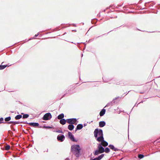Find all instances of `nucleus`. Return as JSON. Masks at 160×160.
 <instances>
[{
    "instance_id": "f257e3e1",
    "label": "nucleus",
    "mask_w": 160,
    "mask_h": 160,
    "mask_svg": "<svg viewBox=\"0 0 160 160\" xmlns=\"http://www.w3.org/2000/svg\"><path fill=\"white\" fill-rule=\"evenodd\" d=\"M71 149L72 153L76 157H78L79 156L81 148L79 145H72Z\"/></svg>"
},
{
    "instance_id": "f03ea898",
    "label": "nucleus",
    "mask_w": 160,
    "mask_h": 160,
    "mask_svg": "<svg viewBox=\"0 0 160 160\" xmlns=\"http://www.w3.org/2000/svg\"><path fill=\"white\" fill-rule=\"evenodd\" d=\"M98 149L93 152L94 155H98L99 154L103 153L105 151L104 148L99 144H98Z\"/></svg>"
},
{
    "instance_id": "7ed1b4c3",
    "label": "nucleus",
    "mask_w": 160,
    "mask_h": 160,
    "mask_svg": "<svg viewBox=\"0 0 160 160\" xmlns=\"http://www.w3.org/2000/svg\"><path fill=\"white\" fill-rule=\"evenodd\" d=\"M94 134L95 138L98 137V135L99 136H103L102 130L101 129H96L94 132Z\"/></svg>"
},
{
    "instance_id": "20e7f679",
    "label": "nucleus",
    "mask_w": 160,
    "mask_h": 160,
    "mask_svg": "<svg viewBox=\"0 0 160 160\" xmlns=\"http://www.w3.org/2000/svg\"><path fill=\"white\" fill-rule=\"evenodd\" d=\"M52 118V116L50 113H48L45 114L42 118L44 120H50Z\"/></svg>"
},
{
    "instance_id": "39448f33",
    "label": "nucleus",
    "mask_w": 160,
    "mask_h": 160,
    "mask_svg": "<svg viewBox=\"0 0 160 160\" xmlns=\"http://www.w3.org/2000/svg\"><path fill=\"white\" fill-rule=\"evenodd\" d=\"M68 137L72 141L77 142L78 141L77 139H75L74 136L72 134V133L69 132L68 133Z\"/></svg>"
},
{
    "instance_id": "423d86ee",
    "label": "nucleus",
    "mask_w": 160,
    "mask_h": 160,
    "mask_svg": "<svg viewBox=\"0 0 160 160\" xmlns=\"http://www.w3.org/2000/svg\"><path fill=\"white\" fill-rule=\"evenodd\" d=\"M77 122V119L75 118L68 119H67V122L69 124H74Z\"/></svg>"
},
{
    "instance_id": "0eeeda50",
    "label": "nucleus",
    "mask_w": 160,
    "mask_h": 160,
    "mask_svg": "<svg viewBox=\"0 0 160 160\" xmlns=\"http://www.w3.org/2000/svg\"><path fill=\"white\" fill-rule=\"evenodd\" d=\"M57 139L58 141L63 142L65 139V137L63 135H58Z\"/></svg>"
},
{
    "instance_id": "6e6552de",
    "label": "nucleus",
    "mask_w": 160,
    "mask_h": 160,
    "mask_svg": "<svg viewBox=\"0 0 160 160\" xmlns=\"http://www.w3.org/2000/svg\"><path fill=\"white\" fill-rule=\"evenodd\" d=\"M23 123L25 124H28L30 126H38L39 125L38 123L37 122H30L28 123L27 122H24Z\"/></svg>"
},
{
    "instance_id": "1a4fd4ad",
    "label": "nucleus",
    "mask_w": 160,
    "mask_h": 160,
    "mask_svg": "<svg viewBox=\"0 0 160 160\" xmlns=\"http://www.w3.org/2000/svg\"><path fill=\"white\" fill-rule=\"evenodd\" d=\"M104 156V154H102L98 157L94 158L93 159H91V160H100Z\"/></svg>"
},
{
    "instance_id": "9d476101",
    "label": "nucleus",
    "mask_w": 160,
    "mask_h": 160,
    "mask_svg": "<svg viewBox=\"0 0 160 160\" xmlns=\"http://www.w3.org/2000/svg\"><path fill=\"white\" fill-rule=\"evenodd\" d=\"M99 144L101 145L103 147H105L108 145V143L107 142L104 140L102 142Z\"/></svg>"
},
{
    "instance_id": "9b49d317",
    "label": "nucleus",
    "mask_w": 160,
    "mask_h": 160,
    "mask_svg": "<svg viewBox=\"0 0 160 160\" xmlns=\"http://www.w3.org/2000/svg\"><path fill=\"white\" fill-rule=\"evenodd\" d=\"M118 98H115L114 99H113L112 101L109 103H108L106 106V107H108V106H111L112 105L113 103H115V100L116 99H117Z\"/></svg>"
},
{
    "instance_id": "f8f14e48",
    "label": "nucleus",
    "mask_w": 160,
    "mask_h": 160,
    "mask_svg": "<svg viewBox=\"0 0 160 160\" xmlns=\"http://www.w3.org/2000/svg\"><path fill=\"white\" fill-rule=\"evenodd\" d=\"M108 147L111 149L115 151H117L119 150L118 148H115L113 145H109Z\"/></svg>"
},
{
    "instance_id": "ddd939ff",
    "label": "nucleus",
    "mask_w": 160,
    "mask_h": 160,
    "mask_svg": "<svg viewBox=\"0 0 160 160\" xmlns=\"http://www.w3.org/2000/svg\"><path fill=\"white\" fill-rule=\"evenodd\" d=\"M97 138V140L98 142H102L104 140L103 136H99Z\"/></svg>"
},
{
    "instance_id": "4468645a",
    "label": "nucleus",
    "mask_w": 160,
    "mask_h": 160,
    "mask_svg": "<svg viewBox=\"0 0 160 160\" xmlns=\"http://www.w3.org/2000/svg\"><path fill=\"white\" fill-rule=\"evenodd\" d=\"M106 123L104 121H100L99 122V126L100 127H103L105 126Z\"/></svg>"
},
{
    "instance_id": "2eb2a0df",
    "label": "nucleus",
    "mask_w": 160,
    "mask_h": 160,
    "mask_svg": "<svg viewBox=\"0 0 160 160\" xmlns=\"http://www.w3.org/2000/svg\"><path fill=\"white\" fill-rule=\"evenodd\" d=\"M83 127V125L82 124H78L76 128L75 131H76L78 130L81 129Z\"/></svg>"
},
{
    "instance_id": "dca6fc26",
    "label": "nucleus",
    "mask_w": 160,
    "mask_h": 160,
    "mask_svg": "<svg viewBox=\"0 0 160 160\" xmlns=\"http://www.w3.org/2000/svg\"><path fill=\"white\" fill-rule=\"evenodd\" d=\"M66 122H67V119H62L60 120V123L63 125L65 124Z\"/></svg>"
},
{
    "instance_id": "f3484780",
    "label": "nucleus",
    "mask_w": 160,
    "mask_h": 160,
    "mask_svg": "<svg viewBox=\"0 0 160 160\" xmlns=\"http://www.w3.org/2000/svg\"><path fill=\"white\" fill-rule=\"evenodd\" d=\"M74 128V126L73 124H70L68 126V129L71 131Z\"/></svg>"
},
{
    "instance_id": "a211bd4d",
    "label": "nucleus",
    "mask_w": 160,
    "mask_h": 160,
    "mask_svg": "<svg viewBox=\"0 0 160 160\" xmlns=\"http://www.w3.org/2000/svg\"><path fill=\"white\" fill-rule=\"evenodd\" d=\"M106 110L105 109H103L100 111V116H103L105 113Z\"/></svg>"
},
{
    "instance_id": "6ab92c4d",
    "label": "nucleus",
    "mask_w": 160,
    "mask_h": 160,
    "mask_svg": "<svg viewBox=\"0 0 160 160\" xmlns=\"http://www.w3.org/2000/svg\"><path fill=\"white\" fill-rule=\"evenodd\" d=\"M64 117V115L63 113H61L59 115L58 117V119H63Z\"/></svg>"
},
{
    "instance_id": "aec40b11",
    "label": "nucleus",
    "mask_w": 160,
    "mask_h": 160,
    "mask_svg": "<svg viewBox=\"0 0 160 160\" xmlns=\"http://www.w3.org/2000/svg\"><path fill=\"white\" fill-rule=\"evenodd\" d=\"M22 115H17L15 118V119L18 120L22 118Z\"/></svg>"
},
{
    "instance_id": "412c9836",
    "label": "nucleus",
    "mask_w": 160,
    "mask_h": 160,
    "mask_svg": "<svg viewBox=\"0 0 160 160\" xmlns=\"http://www.w3.org/2000/svg\"><path fill=\"white\" fill-rule=\"evenodd\" d=\"M7 65H0V70H2L5 68L7 67Z\"/></svg>"
},
{
    "instance_id": "4be33fe9",
    "label": "nucleus",
    "mask_w": 160,
    "mask_h": 160,
    "mask_svg": "<svg viewBox=\"0 0 160 160\" xmlns=\"http://www.w3.org/2000/svg\"><path fill=\"white\" fill-rule=\"evenodd\" d=\"M11 119V118L10 116H9L8 117L6 118H5V121L6 122H8Z\"/></svg>"
},
{
    "instance_id": "5701e85b",
    "label": "nucleus",
    "mask_w": 160,
    "mask_h": 160,
    "mask_svg": "<svg viewBox=\"0 0 160 160\" xmlns=\"http://www.w3.org/2000/svg\"><path fill=\"white\" fill-rule=\"evenodd\" d=\"M144 157V156L143 154H139L138 155V158H139L141 159L143 158Z\"/></svg>"
},
{
    "instance_id": "b1692460",
    "label": "nucleus",
    "mask_w": 160,
    "mask_h": 160,
    "mask_svg": "<svg viewBox=\"0 0 160 160\" xmlns=\"http://www.w3.org/2000/svg\"><path fill=\"white\" fill-rule=\"evenodd\" d=\"M110 149L108 148H106L105 149V151L106 153H108L110 152Z\"/></svg>"
},
{
    "instance_id": "393cba45",
    "label": "nucleus",
    "mask_w": 160,
    "mask_h": 160,
    "mask_svg": "<svg viewBox=\"0 0 160 160\" xmlns=\"http://www.w3.org/2000/svg\"><path fill=\"white\" fill-rule=\"evenodd\" d=\"M29 117V115L28 114H24L23 115L22 118H27Z\"/></svg>"
},
{
    "instance_id": "a878e982",
    "label": "nucleus",
    "mask_w": 160,
    "mask_h": 160,
    "mask_svg": "<svg viewBox=\"0 0 160 160\" xmlns=\"http://www.w3.org/2000/svg\"><path fill=\"white\" fill-rule=\"evenodd\" d=\"M5 150H9L10 148V146L9 145H7L5 147Z\"/></svg>"
},
{
    "instance_id": "bb28decb",
    "label": "nucleus",
    "mask_w": 160,
    "mask_h": 160,
    "mask_svg": "<svg viewBox=\"0 0 160 160\" xmlns=\"http://www.w3.org/2000/svg\"><path fill=\"white\" fill-rule=\"evenodd\" d=\"M55 132H57L59 133H63V132H62V131L60 130H56L55 131Z\"/></svg>"
},
{
    "instance_id": "cd10ccee",
    "label": "nucleus",
    "mask_w": 160,
    "mask_h": 160,
    "mask_svg": "<svg viewBox=\"0 0 160 160\" xmlns=\"http://www.w3.org/2000/svg\"><path fill=\"white\" fill-rule=\"evenodd\" d=\"M14 121H10L7 122L8 124L13 123Z\"/></svg>"
},
{
    "instance_id": "c85d7f7f",
    "label": "nucleus",
    "mask_w": 160,
    "mask_h": 160,
    "mask_svg": "<svg viewBox=\"0 0 160 160\" xmlns=\"http://www.w3.org/2000/svg\"><path fill=\"white\" fill-rule=\"evenodd\" d=\"M19 122L17 121H14L13 124H19Z\"/></svg>"
},
{
    "instance_id": "c756f323",
    "label": "nucleus",
    "mask_w": 160,
    "mask_h": 160,
    "mask_svg": "<svg viewBox=\"0 0 160 160\" xmlns=\"http://www.w3.org/2000/svg\"><path fill=\"white\" fill-rule=\"evenodd\" d=\"M3 118H0V122L3 121Z\"/></svg>"
},
{
    "instance_id": "7c9ffc66",
    "label": "nucleus",
    "mask_w": 160,
    "mask_h": 160,
    "mask_svg": "<svg viewBox=\"0 0 160 160\" xmlns=\"http://www.w3.org/2000/svg\"><path fill=\"white\" fill-rule=\"evenodd\" d=\"M39 32H38V34H36L35 36V37H37L39 35Z\"/></svg>"
},
{
    "instance_id": "2f4dec72",
    "label": "nucleus",
    "mask_w": 160,
    "mask_h": 160,
    "mask_svg": "<svg viewBox=\"0 0 160 160\" xmlns=\"http://www.w3.org/2000/svg\"><path fill=\"white\" fill-rule=\"evenodd\" d=\"M65 160H69V159L68 158H67L65 159Z\"/></svg>"
},
{
    "instance_id": "473e14b6",
    "label": "nucleus",
    "mask_w": 160,
    "mask_h": 160,
    "mask_svg": "<svg viewBox=\"0 0 160 160\" xmlns=\"http://www.w3.org/2000/svg\"><path fill=\"white\" fill-rule=\"evenodd\" d=\"M47 127L49 128H51V127Z\"/></svg>"
},
{
    "instance_id": "72a5a7b5",
    "label": "nucleus",
    "mask_w": 160,
    "mask_h": 160,
    "mask_svg": "<svg viewBox=\"0 0 160 160\" xmlns=\"http://www.w3.org/2000/svg\"><path fill=\"white\" fill-rule=\"evenodd\" d=\"M142 102H142H140V103H141Z\"/></svg>"
},
{
    "instance_id": "f704fd0d",
    "label": "nucleus",
    "mask_w": 160,
    "mask_h": 160,
    "mask_svg": "<svg viewBox=\"0 0 160 160\" xmlns=\"http://www.w3.org/2000/svg\"><path fill=\"white\" fill-rule=\"evenodd\" d=\"M142 102H142H140V103H141Z\"/></svg>"
},
{
    "instance_id": "c9c22d12",
    "label": "nucleus",
    "mask_w": 160,
    "mask_h": 160,
    "mask_svg": "<svg viewBox=\"0 0 160 160\" xmlns=\"http://www.w3.org/2000/svg\"><path fill=\"white\" fill-rule=\"evenodd\" d=\"M142 102H142H140V103H141Z\"/></svg>"
},
{
    "instance_id": "e433bc0d",
    "label": "nucleus",
    "mask_w": 160,
    "mask_h": 160,
    "mask_svg": "<svg viewBox=\"0 0 160 160\" xmlns=\"http://www.w3.org/2000/svg\"><path fill=\"white\" fill-rule=\"evenodd\" d=\"M48 149H47V152H48Z\"/></svg>"
},
{
    "instance_id": "4c0bfd02",
    "label": "nucleus",
    "mask_w": 160,
    "mask_h": 160,
    "mask_svg": "<svg viewBox=\"0 0 160 160\" xmlns=\"http://www.w3.org/2000/svg\"><path fill=\"white\" fill-rule=\"evenodd\" d=\"M1 123V122H0V123Z\"/></svg>"
}]
</instances>
